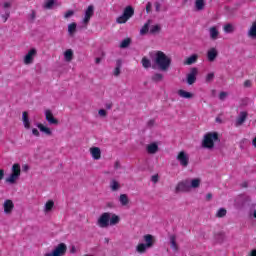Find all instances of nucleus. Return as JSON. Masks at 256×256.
I'll list each match as a JSON object with an SVG mask.
<instances>
[{"instance_id": "nucleus-40", "label": "nucleus", "mask_w": 256, "mask_h": 256, "mask_svg": "<svg viewBox=\"0 0 256 256\" xmlns=\"http://www.w3.org/2000/svg\"><path fill=\"white\" fill-rule=\"evenodd\" d=\"M130 43H131V39L129 38L124 39L120 44L121 49H125L126 47H129Z\"/></svg>"}, {"instance_id": "nucleus-18", "label": "nucleus", "mask_w": 256, "mask_h": 256, "mask_svg": "<svg viewBox=\"0 0 256 256\" xmlns=\"http://www.w3.org/2000/svg\"><path fill=\"white\" fill-rule=\"evenodd\" d=\"M218 55L219 51L215 47H212L207 51V59L210 63H213V61L217 59Z\"/></svg>"}, {"instance_id": "nucleus-39", "label": "nucleus", "mask_w": 256, "mask_h": 256, "mask_svg": "<svg viewBox=\"0 0 256 256\" xmlns=\"http://www.w3.org/2000/svg\"><path fill=\"white\" fill-rule=\"evenodd\" d=\"M225 215H227V210L225 208H220L216 213V217L219 218L225 217Z\"/></svg>"}, {"instance_id": "nucleus-15", "label": "nucleus", "mask_w": 256, "mask_h": 256, "mask_svg": "<svg viewBox=\"0 0 256 256\" xmlns=\"http://www.w3.org/2000/svg\"><path fill=\"white\" fill-rule=\"evenodd\" d=\"M42 7L43 9L51 10L57 7H61V3H59L57 0H45Z\"/></svg>"}, {"instance_id": "nucleus-36", "label": "nucleus", "mask_w": 256, "mask_h": 256, "mask_svg": "<svg viewBox=\"0 0 256 256\" xmlns=\"http://www.w3.org/2000/svg\"><path fill=\"white\" fill-rule=\"evenodd\" d=\"M142 66L144 69H149L151 68V60L147 57H143L141 61Z\"/></svg>"}, {"instance_id": "nucleus-35", "label": "nucleus", "mask_w": 256, "mask_h": 256, "mask_svg": "<svg viewBox=\"0 0 256 256\" xmlns=\"http://www.w3.org/2000/svg\"><path fill=\"white\" fill-rule=\"evenodd\" d=\"M77 31V23L73 22L68 25V33L69 35H75V32Z\"/></svg>"}, {"instance_id": "nucleus-43", "label": "nucleus", "mask_w": 256, "mask_h": 256, "mask_svg": "<svg viewBox=\"0 0 256 256\" xmlns=\"http://www.w3.org/2000/svg\"><path fill=\"white\" fill-rule=\"evenodd\" d=\"M73 15H75V11H73V10H68V11L64 14V18H65V19H69V18L73 17Z\"/></svg>"}, {"instance_id": "nucleus-53", "label": "nucleus", "mask_w": 256, "mask_h": 256, "mask_svg": "<svg viewBox=\"0 0 256 256\" xmlns=\"http://www.w3.org/2000/svg\"><path fill=\"white\" fill-rule=\"evenodd\" d=\"M212 198H213V195H212L211 193H209V194L206 195V199H207L208 201H211Z\"/></svg>"}, {"instance_id": "nucleus-9", "label": "nucleus", "mask_w": 256, "mask_h": 256, "mask_svg": "<svg viewBox=\"0 0 256 256\" xmlns=\"http://www.w3.org/2000/svg\"><path fill=\"white\" fill-rule=\"evenodd\" d=\"M35 57H37V49L31 48L23 58L24 65H33Z\"/></svg>"}, {"instance_id": "nucleus-37", "label": "nucleus", "mask_w": 256, "mask_h": 256, "mask_svg": "<svg viewBox=\"0 0 256 256\" xmlns=\"http://www.w3.org/2000/svg\"><path fill=\"white\" fill-rule=\"evenodd\" d=\"M113 75L114 77H119V75H121V61L119 60L117 61V66L114 69Z\"/></svg>"}, {"instance_id": "nucleus-57", "label": "nucleus", "mask_w": 256, "mask_h": 256, "mask_svg": "<svg viewBox=\"0 0 256 256\" xmlns=\"http://www.w3.org/2000/svg\"><path fill=\"white\" fill-rule=\"evenodd\" d=\"M95 63L97 64L101 63V58H96Z\"/></svg>"}, {"instance_id": "nucleus-31", "label": "nucleus", "mask_w": 256, "mask_h": 256, "mask_svg": "<svg viewBox=\"0 0 256 256\" xmlns=\"http://www.w3.org/2000/svg\"><path fill=\"white\" fill-rule=\"evenodd\" d=\"M248 37H250V39H256V22H254L248 30Z\"/></svg>"}, {"instance_id": "nucleus-11", "label": "nucleus", "mask_w": 256, "mask_h": 256, "mask_svg": "<svg viewBox=\"0 0 256 256\" xmlns=\"http://www.w3.org/2000/svg\"><path fill=\"white\" fill-rule=\"evenodd\" d=\"M191 192V187L189 185V179L181 181L176 186V193H189Z\"/></svg>"}, {"instance_id": "nucleus-20", "label": "nucleus", "mask_w": 256, "mask_h": 256, "mask_svg": "<svg viewBox=\"0 0 256 256\" xmlns=\"http://www.w3.org/2000/svg\"><path fill=\"white\" fill-rule=\"evenodd\" d=\"M90 155L94 161H99L101 159V148L99 147H91L89 149Z\"/></svg>"}, {"instance_id": "nucleus-63", "label": "nucleus", "mask_w": 256, "mask_h": 256, "mask_svg": "<svg viewBox=\"0 0 256 256\" xmlns=\"http://www.w3.org/2000/svg\"><path fill=\"white\" fill-rule=\"evenodd\" d=\"M216 121H219V118H217Z\"/></svg>"}, {"instance_id": "nucleus-58", "label": "nucleus", "mask_w": 256, "mask_h": 256, "mask_svg": "<svg viewBox=\"0 0 256 256\" xmlns=\"http://www.w3.org/2000/svg\"><path fill=\"white\" fill-rule=\"evenodd\" d=\"M32 19H35V11L32 12Z\"/></svg>"}, {"instance_id": "nucleus-49", "label": "nucleus", "mask_w": 256, "mask_h": 256, "mask_svg": "<svg viewBox=\"0 0 256 256\" xmlns=\"http://www.w3.org/2000/svg\"><path fill=\"white\" fill-rule=\"evenodd\" d=\"M151 181L152 183H158L159 181V175L158 174H155L151 177Z\"/></svg>"}, {"instance_id": "nucleus-45", "label": "nucleus", "mask_w": 256, "mask_h": 256, "mask_svg": "<svg viewBox=\"0 0 256 256\" xmlns=\"http://www.w3.org/2000/svg\"><path fill=\"white\" fill-rule=\"evenodd\" d=\"M9 12H6L5 14L1 15V18L3 20V23H7V20L9 19Z\"/></svg>"}, {"instance_id": "nucleus-10", "label": "nucleus", "mask_w": 256, "mask_h": 256, "mask_svg": "<svg viewBox=\"0 0 256 256\" xmlns=\"http://www.w3.org/2000/svg\"><path fill=\"white\" fill-rule=\"evenodd\" d=\"M2 209L4 215H11V213H13V209H15V203H13V200L11 199H6L2 204Z\"/></svg>"}, {"instance_id": "nucleus-59", "label": "nucleus", "mask_w": 256, "mask_h": 256, "mask_svg": "<svg viewBox=\"0 0 256 256\" xmlns=\"http://www.w3.org/2000/svg\"><path fill=\"white\" fill-rule=\"evenodd\" d=\"M115 167H116V168L119 167V162H116V163H115Z\"/></svg>"}, {"instance_id": "nucleus-60", "label": "nucleus", "mask_w": 256, "mask_h": 256, "mask_svg": "<svg viewBox=\"0 0 256 256\" xmlns=\"http://www.w3.org/2000/svg\"><path fill=\"white\" fill-rule=\"evenodd\" d=\"M217 235H220V237H223V233H218Z\"/></svg>"}, {"instance_id": "nucleus-52", "label": "nucleus", "mask_w": 256, "mask_h": 256, "mask_svg": "<svg viewBox=\"0 0 256 256\" xmlns=\"http://www.w3.org/2000/svg\"><path fill=\"white\" fill-rule=\"evenodd\" d=\"M5 177V170L0 169V181Z\"/></svg>"}, {"instance_id": "nucleus-51", "label": "nucleus", "mask_w": 256, "mask_h": 256, "mask_svg": "<svg viewBox=\"0 0 256 256\" xmlns=\"http://www.w3.org/2000/svg\"><path fill=\"white\" fill-rule=\"evenodd\" d=\"M251 85H252L251 80H246V81L244 82V87H251Z\"/></svg>"}, {"instance_id": "nucleus-5", "label": "nucleus", "mask_w": 256, "mask_h": 256, "mask_svg": "<svg viewBox=\"0 0 256 256\" xmlns=\"http://www.w3.org/2000/svg\"><path fill=\"white\" fill-rule=\"evenodd\" d=\"M19 177H21V166L14 164L12 166V173L5 179V182L8 183V185H15V183L19 181Z\"/></svg>"}, {"instance_id": "nucleus-33", "label": "nucleus", "mask_w": 256, "mask_h": 256, "mask_svg": "<svg viewBox=\"0 0 256 256\" xmlns=\"http://www.w3.org/2000/svg\"><path fill=\"white\" fill-rule=\"evenodd\" d=\"M195 7L197 11H203L205 9V0H196Z\"/></svg>"}, {"instance_id": "nucleus-32", "label": "nucleus", "mask_w": 256, "mask_h": 256, "mask_svg": "<svg viewBox=\"0 0 256 256\" xmlns=\"http://www.w3.org/2000/svg\"><path fill=\"white\" fill-rule=\"evenodd\" d=\"M110 189L111 191H119V189H121V184L117 180H111Z\"/></svg>"}, {"instance_id": "nucleus-28", "label": "nucleus", "mask_w": 256, "mask_h": 256, "mask_svg": "<svg viewBox=\"0 0 256 256\" xmlns=\"http://www.w3.org/2000/svg\"><path fill=\"white\" fill-rule=\"evenodd\" d=\"M197 59H199V55L193 54L186 58V60L184 61V65H193V63H197Z\"/></svg>"}, {"instance_id": "nucleus-1", "label": "nucleus", "mask_w": 256, "mask_h": 256, "mask_svg": "<svg viewBox=\"0 0 256 256\" xmlns=\"http://www.w3.org/2000/svg\"><path fill=\"white\" fill-rule=\"evenodd\" d=\"M121 223V217L112 212H104L97 220V225L101 229H107V227H115Z\"/></svg>"}, {"instance_id": "nucleus-38", "label": "nucleus", "mask_w": 256, "mask_h": 256, "mask_svg": "<svg viewBox=\"0 0 256 256\" xmlns=\"http://www.w3.org/2000/svg\"><path fill=\"white\" fill-rule=\"evenodd\" d=\"M225 33H233L235 31V27L232 24H226L223 27Z\"/></svg>"}, {"instance_id": "nucleus-48", "label": "nucleus", "mask_w": 256, "mask_h": 256, "mask_svg": "<svg viewBox=\"0 0 256 256\" xmlns=\"http://www.w3.org/2000/svg\"><path fill=\"white\" fill-rule=\"evenodd\" d=\"M152 8H153V4L151 2H148L146 4V13H151Z\"/></svg>"}, {"instance_id": "nucleus-29", "label": "nucleus", "mask_w": 256, "mask_h": 256, "mask_svg": "<svg viewBox=\"0 0 256 256\" xmlns=\"http://www.w3.org/2000/svg\"><path fill=\"white\" fill-rule=\"evenodd\" d=\"M161 33V25L154 24L150 26V34L151 35H159Z\"/></svg>"}, {"instance_id": "nucleus-50", "label": "nucleus", "mask_w": 256, "mask_h": 256, "mask_svg": "<svg viewBox=\"0 0 256 256\" xmlns=\"http://www.w3.org/2000/svg\"><path fill=\"white\" fill-rule=\"evenodd\" d=\"M219 99H221V101H225V99H227V93L221 92L219 95Z\"/></svg>"}, {"instance_id": "nucleus-8", "label": "nucleus", "mask_w": 256, "mask_h": 256, "mask_svg": "<svg viewBox=\"0 0 256 256\" xmlns=\"http://www.w3.org/2000/svg\"><path fill=\"white\" fill-rule=\"evenodd\" d=\"M176 160L178 161L180 167H184V168L189 167V161H190L189 153L183 150L178 152V154L176 155Z\"/></svg>"}, {"instance_id": "nucleus-12", "label": "nucleus", "mask_w": 256, "mask_h": 256, "mask_svg": "<svg viewBox=\"0 0 256 256\" xmlns=\"http://www.w3.org/2000/svg\"><path fill=\"white\" fill-rule=\"evenodd\" d=\"M94 13H95V8L93 7V5L88 6V8L84 12V18L82 19V23L84 25H88Z\"/></svg>"}, {"instance_id": "nucleus-61", "label": "nucleus", "mask_w": 256, "mask_h": 256, "mask_svg": "<svg viewBox=\"0 0 256 256\" xmlns=\"http://www.w3.org/2000/svg\"><path fill=\"white\" fill-rule=\"evenodd\" d=\"M149 123H150V125H153V120H151Z\"/></svg>"}, {"instance_id": "nucleus-7", "label": "nucleus", "mask_w": 256, "mask_h": 256, "mask_svg": "<svg viewBox=\"0 0 256 256\" xmlns=\"http://www.w3.org/2000/svg\"><path fill=\"white\" fill-rule=\"evenodd\" d=\"M133 15H135V10L133 9V7L127 6L124 9L123 14L117 18L116 23L123 24L126 21H128L130 18H132Z\"/></svg>"}, {"instance_id": "nucleus-25", "label": "nucleus", "mask_w": 256, "mask_h": 256, "mask_svg": "<svg viewBox=\"0 0 256 256\" xmlns=\"http://www.w3.org/2000/svg\"><path fill=\"white\" fill-rule=\"evenodd\" d=\"M189 185H190V190L199 189V187H201L200 178L189 179Z\"/></svg>"}, {"instance_id": "nucleus-13", "label": "nucleus", "mask_w": 256, "mask_h": 256, "mask_svg": "<svg viewBox=\"0 0 256 256\" xmlns=\"http://www.w3.org/2000/svg\"><path fill=\"white\" fill-rule=\"evenodd\" d=\"M44 115L49 125H59V120L53 116V111H51V109H46L44 111Z\"/></svg>"}, {"instance_id": "nucleus-42", "label": "nucleus", "mask_w": 256, "mask_h": 256, "mask_svg": "<svg viewBox=\"0 0 256 256\" xmlns=\"http://www.w3.org/2000/svg\"><path fill=\"white\" fill-rule=\"evenodd\" d=\"M213 79H215V74L213 72H210L206 75V81L207 83L213 81Z\"/></svg>"}, {"instance_id": "nucleus-17", "label": "nucleus", "mask_w": 256, "mask_h": 256, "mask_svg": "<svg viewBox=\"0 0 256 256\" xmlns=\"http://www.w3.org/2000/svg\"><path fill=\"white\" fill-rule=\"evenodd\" d=\"M197 73H199V70L197 68H192L190 70V73L187 75L188 85H193V83L197 81Z\"/></svg>"}, {"instance_id": "nucleus-19", "label": "nucleus", "mask_w": 256, "mask_h": 256, "mask_svg": "<svg viewBox=\"0 0 256 256\" xmlns=\"http://www.w3.org/2000/svg\"><path fill=\"white\" fill-rule=\"evenodd\" d=\"M146 151L149 155H155L159 151V143L152 142L146 145Z\"/></svg>"}, {"instance_id": "nucleus-30", "label": "nucleus", "mask_w": 256, "mask_h": 256, "mask_svg": "<svg viewBox=\"0 0 256 256\" xmlns=\"http://www.w3.org/2000/svg\"><path fill=\"white\" fill-rule=\"evenodd\" d=\"M64 59L67 63H71V61H73V50L72 49H67L64 52Z\"/></svg>"}, {"instance_id": "nucleus-47", "label": "nucleus", "mask_w": 256, "mask_h": 256, "mask_svg": "<svg viewBox=\"0 0 256 256\" xmlns=\"http://www.w3.org/2000/svg\"><path fill=\"white\" fill-rule=\"evenodd\" d=\"M32 135H34V137H41V133L37 128L32 129Z\"/></svg>"}, {"instance_id": "nucleus-41", "label": "nucleus", "mask_w": 256, "mask_h": 256, "mask_svg": "<svg viewBox=\"0 0 256 256\" xmlns=\"http://www.w3.org/2000/svg\"><path fill=\"white\" fill-rule=\"evenodd\" d=\"M152 81H156L157 83L159 81H163V74L161 73H156L152 76Z\"/></svg>"}, {"instance_id": "nucleus-62", "label": "nucleus", "mask_w": 256, "mask_h": 256, "mask_svg": "<svg viewBox=\"0 0 256 256\" xmlns=\"http://www.w3.org/2000/svg\"><path fill=\"white\" fill-rule=\"evenodd\" d=\"M216 121H219V118H217Z\"/></svg>"}, {"instance_id": "nucleus-34", "label": "nucleus", "mask_w": 256, "mask_h": 256, "mask_svg": "<svg viewBox=\"0 0 256 256\" xmlns=\"http://www.w3.org/2000/svg\"><path fill=\"white\" fill-rule=\"evenodd\" d=\"M150 23H151V20H148V22L143 25V27L140 29V35H147V33L150 32V28H149Z\"/></svg>"}, {"instance_id": "nucleus-6", "label": "nucleus", "mask_w": 256, "mask_h": 256, "mask_svg": "<svg viewBox=\"0 0 256 256\" xmlns=\"http://www.w3.org/2000/svg\"><path fill=\"white\" fill-rule=\"evenodd\" d=\"M67 254V244L60 243L54 247L51 252L45 253L43 256H65Z\"/></svg>"}, {"instance_id": "nucleus-54", "label": "nucleus", "mask_w": 256, "mask_h": 256, "mask_svg": "<svg viewBox=\"0 0 256 256\" xmlns=\"http://www.w3.org/2000/svg\"><path fill=\"white\" fill-rule=\"evenodd\" d=\"M3 7L5 9H7V8L11 7V4L9 2H6V3H4Z\"/></svg>"}, {"instance_id": "nucleus-56", "label": "nucleus", "mask_w": 256, "mask_h": 256, "mask_svg": "<svg viewBox=\"0 0 256 256\" xmlns=\"http://www.w3.org/2000/svg\"><path fill=\"white\" fill-rule=\"evenodd\" d=\"M250 256H256V249H254V250H252V251L250 252Z\"/></svg>"}, {"instance_id": "nucleus-26", "label": "nucleus", "mask_w": 256, "mask_h": 256, "mask_svg": "<svg viewBox=\"0 0 256 256\" xmlns=\"http://www.w3.org/2000/svg\"><path fill=\"white\" fill-rule=\"evenodd\" d=\"M54 207H55V202L53 200H48L44 204L43 211H44V213H51V211H53Z\"/></svg>"}, {"instance_id": "nucleus-23", "label": "nucleus", "mask_w": 256, "mask_h": 256, "mask_svg": "<svg viewBox=\"0 0 256 256\" xmlns=\"http://www.w3.org/2000/svg\"><path fill=\"white\" fill-rule=\"evenodd\" d=\"M169 242H170L171 249H173L175 252L179 251V245L177 244V236L173 234L170 235Z\"/></svg>"}, {"instance_id": "nucleus-21", "label": "nucleus", "mask_w": 256, "mask_h": 256, "mask_svg": "<svg viewBox=\"0 0 256 256\" xmlns=\"http://www.w3.org/2000/svg\"><path fill=\"white\" fill-rule=\"evenodd\" d=\"M22 123L25 129H31V120L29 119V113L27 111L22 113Z\"/></svg>"}, {"instance_id": "nucleus-4", "label": "nucleus", "mask_w": 256, "mask_h": 256, "mask_svg": "<svg viewBox=\"0 0 256 256\" xmlns=\"http://www.w3.org/2000/svg\"><path fill=\"white\" fill-rule=\"evenodd\" d=\"M217 141H219V134L217 132H208L203 137L202 147L204 149H213Z\"/></svg>"}, {"instance_id": "nucleus-16", "label": "nucleus", "mask_w": 256, "mask_h": 256, "mask_svg": "<svg viewBox=\"0 0 256 256\" xmlns=\"http://www.w3.org/2000/svg\"><path fill=\"white\" fill-rule=\"evenodd\" d=\"M36 127L39 129L40 133L47 135V137H51V135H53V130L43 123H37Z\"/></svg>"}, {"instance_id": "nucleus-3", "label": "nucleus", "mask_w": 256, "mask_h": 256, "mask_svg": "<svg viewBox=\"0 0 256 256\" xmlns=\"http://www.w3.org/2000/svg\"><path fill=\"white\" fill-rule=\"evenodd\" d=\"M153 245H155V236L146 234L142 237V241L136 246V251L143 255V253H147L148 249L153 248Z\"/></svg>"}, {"instance_id": "nucleus-27", "label": "nucleus", "mask_w": 256, "mask_h": 256, "mask_svg": "<svg viewBox=\"0 0 256 256\" xmlns=\"http://www.w3.org/2000/svg\"><path fill=\"white\" fill-rule=\"evenodd\" d=\"M119 203L122 207H127L129 205V196L127 194H120Z\"/></svg>"}, {"instance_id": "nucleus-14", "label": "nucleus", "mask_w": 256, "mask_h": 256, "mask_svg": "<svg viewBox=\"0 0 256 256\" xmlns=\"http://www.w3.org/2000/svg\"><path fill=\"white\" fill-rule=\"evenodd\" d=\"M248 117H249V113L247 111H241L236 117V120L234 123L235 127H241V125H243V123L247 121Z\"/></svg>"}, {"instance_id": "nucleus-24", "label": "nucleus", "mask_w": 256, "mask_h": 256, "mask_svg": "<svg viewBox=\"0 0 256 256\" xmlns=\"http://www.w3.org/2000/svg\"><path fill=\"white\" fill-rule=\"evenodd\" d=\"M178 95L182 99H193V97H195V95L193 93L187 92L183 89L178 90Z\"/></svg>"}, {"instance_id": "nucleus-22", "label": "nucleus", "mask_w": 256, "mask_h": 256, "mask_svg": "<svg viewBox=\"0 0 256 256\" xmlns=\"http://www.w3.org/2000/svg\"><path fill=\"white\" fill-rule=\"evenodd\" d=\"M208 31L212 41H217V39H219V28H217V26L210 27Z\"/></svg>"}, {"instance_id": "nucleus-2", "label": "nucleus", "mask_w": 256, "mask_h": 256, "mask_svg": "<svg viewBox=\"0 0 256 256\" xmlns=\"http://www.w3.org/2000/svg\"><path fill=\"white\" fill-rule=\"evenodd\" d=\"M149 55L160 71H167L171 67V58L162 51H152Z\"/></svg>"}, {"instance_id": "nucleus-55", "label": "nucleus", "mask_w": 256, "mask_h": 256, "mask_svg": "<svg viewBox=\"0 0 256 256\" xmlns=\"http://www.w3.org/2000/svg\"><path fill=\"white\" fill-rule=\"evenodd\" d=\"M22 169H23V171H29V166L28 165H24V166H22Z\"/></svg>"}, {"instance_id": "nucleus-46", "label": "nucleus", "mask_w": 256, "mask_h": 256, "mask_svg": "<svg viewBox=\"0 0 256 256\" xmlns=\"http://www.w3.org/2000/svg\"><path fill=\"white\" fill-rule=\"evenodd\" d=\"M98 115H99L100 117H107V110H105V109H100V110L98 111Z\"/></svg>"}, {"instance_id": "nucleus-44", "label": "nucleus", "mask_w": 256, "mask_h": 256, "mask_svg": "<svg viewBox=\"0 0 256 256\" xmlns=\"http://www.w3.org/2000/svg\"><path fill=\"white\" fill-rule=\"evenodd\" d=\"M154 7H155V11H156V13H159L160 11H161V4H160V2H155L154 3Z\"/></svg>"}]
</instances>
